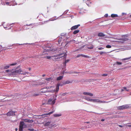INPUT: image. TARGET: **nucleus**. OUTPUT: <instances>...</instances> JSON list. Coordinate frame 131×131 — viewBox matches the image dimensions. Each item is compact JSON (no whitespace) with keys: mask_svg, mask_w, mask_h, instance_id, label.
<instances>
[{"mask_svg":"<svg viewBox=\"0 0 131 131\" xmlns=\"http://www.w3.org/2000/svg\"><path fill=\"white\" fill-rule=\"evenodd\" d=\"M127 126L129 127H131V125H127Z\"/></svg>","mask_w":131,"mask_h":131,"instance_id":"obj_53","label":"nucleus"},{"mask_svg":"<svg viewBox=\"0 0 131 131\" xmlns=\"http://www.w3.org/2000/svg\"><path fill=\"white\" fill-rule=\"evenodd\" d=\"M85 99L88 101L92 102V99H90L89 98H85Z\"/></svg>","mask_w":131,"mask_h":131,"instance_id":"obj_29","label":"nucleus"},{"mask_svg":"<svg viewBox=\"0 0 131 131\" xmlns=\"http://www.w3.org/2000/svg\"><path fill=\"white\" fill-rule=\"evenodd\" d=\"M124 89L123 88L121 89V92L123 91L124 90Z\"/></svg>","mask_w":131,"mask_h":131,"instance_id":"obj_51","label":"nucleus"},{"mask_svg":"<svg viewBox=\"0 0 131 131\" xmlns=\"http://www.w3.org/2000/svg\"><path fill=\"white\" fill-rule=\"evenodd\" d=\"M6 4L7 5H8L9 4V3L8 2H6Z\"/></svg>","mask_w":131,"mask_h":131,"instance_id":"obj_52","label":"nucleus"},{"mask_svg":"<svg viewBox=\"0 0 131 131\" xmlns=\"http://www.w3.org/2000/svg\"><path fill=\"white\" fill-rule=\"evenodd\" d=\"M120 117L118 115H113L111 117V118L119 117Z\"/></svg>","mask_w":131,"mask_h":131,"instance_id":"obj_25","label":"nucleus"},{"mask_svg":"<svg viewBox=\"0 0 131 131\" xmlns=\"http://www.w3.org/2000/svg\"><path fill=\"white\" fill-rule=\"evenodd\" d=\"M54 112V111H52L51 112H50L49 113H46V114H42V115H41V116H43L44 115H50V114H52L53 113V112Z\"/></svg>","mask_w":131,"mask_h":131,"instance_id":"obj_21","label":"nucleus"},{"mask_svg":"<svg viewBox=\"0 0 131 131\" xmlns=\"http://www.w3.org/2000/svg\"><path fill=\"white\" fill-rule=\"evenodd\" d=\"M58 42V44H60L61 43L62 41L63 40L64 41L65 39H66V37L64 36H62L61 37H59Z\"/></svg>","mask_w":131,"mask_h":131,"instance_id":"obj_7","label":"nucleus"},{"mask_svg":"<svg viewBox=\"0 0 131 131\" xmlns=\"http://www.w3.org/2000/svg\"><path fill=\"white\" fill-rule=\"evenodd\" d=\"M128 124H131V123H128Z\"/></svg>","mask_w":131,"mask_h":131,"instance_id":"obj_63","label":"nucleus"},{"mask_svg":"<svg viewBox=\"0 0 131 131\" xmlns=\"http://www.w3.org/2000/svg\"><path fill=\"white\" fill-rule=\"evenodd\" d=\"M106 53L105 52H100V55H102L103 53Z\"/></svg>","mask_w":131,"mask_h":131,"instance_id":"obj_41","label":"nucleus"},{"mask_svg":"<svg viewBox=\"0 0 131 131\" xmlns=\"http://www.w3.org/2000/svg\"><path fill=\"white\" fill-rule=\"evenodd\" d=\"M106 47L107 48H110L111 47V46L110 45H107L106 46Z\"/></svg>","mask_w":131,"mask_h":131,"instance_id":"obj_39","label":"nucleus"},{"mask_svg":"<svg viewBox=\"0 0 131 131\" xmlns=\"http://www.w3.org/2000/svg\"><path fill=\"white\" fill-rule=\"evenodd\" d=\"M7 115L9 116L15 115V112L14 111L9 112L7 113Z\"/></svg>","mask_w":131,"mask_h":131,"instance_id":"obj_8","label":"nucleus"},{"mask_svg":"<svg viewBox=\"0 0 131 131\" xmlns=\"http://www.w3.org/2000/svg\"><path fill=\"white\" fill-rule=\"evenodd\" d=\"M28 69L29 70H31V68H29Z\"/></svg>","mask_w":131,"mask_h":131,"instance_id":"obj_57","label":"nucleus"},{"mask_svg":"<svg viewBox=\"0 0 131 131\" xmlns=\"http://www.w3.org/2000/svg\"><path fill=\"white\" fill-rule=\"evenodd\" d=\"M57 18H56V17H55L54 18H53V19L51 20L52 21H54L56 20Z\"/></svg>","mask_w":131,"mask_h":131,"instance_id":"obj_40","label":"nucleus"},{"mask_svg":"<svg viewBox=\"0 0 131 131\" xmlns=\"http://www.w3.org/2000/svg\"><path fill=\"white\" fill-rule=\"evenodd\" d=\"M17 128H16V129H15L16 131H17Z\"/></svg>","mask_w":131,"mask_h":131,"instance_id":"obj_59","label":"nucleus"},{"mask_svg":"<svg viewBox=\"0 0 131 131\" xmlns=\"http://www.w3.org/2000/svg\"><path fill=\"white\" fill-rule=\"evenodd\" d=\"M67 54H66V53L64 54V53H62L59 54L57 56H47L46 57V58L47 59H49L51 58L52 57H56L57 56L58 58H61L63 57L64 56V58H66V56Z\"/></svg>","mask_w":131,"mask_h":131,"instance_id":"obj_1","label":"nucleus"},{"mask_svg":"<svg viewBox=\"0 0 131 131\" xmlns=\"http://www.w3.org/2000/svg\"><path fill=\"white\" fill-rule=\"evenodd\" d=\"M11 73L10 74V75H16L18 73L19 74L21 72V69L14 70L13 69L11 70Z\"/></svg>","mask_w":131,"mask_h":131,"instance_id":"obj_4","label":"nucleus"},{"mask_svg":"<svg viewBox=\"0 0 131 131\" xmlns=\"http://www.w3.org/2000/svg\"><path fill=\"white\" fill-rule=\"evenodd\" d=\"M79 30H77L74 31L73 32V34H76L78 33L79 31Z\"/></svg>","mask_w":131,"mask_h":131,"instance_id":"obj_30","label":"nucleus"},{"mask_svg":"<svg viewBox=\"0 0 131 131\" xmlns=\"http://www.w3.org/2000/svg\"><path fill=\"white\" fill-rule=\"evenodd\" d=\"M63 78V76H60L57 78V81L60 80L62 79Z\"/></svg>","mask_w":131,"mask_h":131,"instance_id":"obj_24","label":"nucleus"},{"mask_svg":"<svg viewBox=\"0 0 131 131\" xmlns=\"http://www.w3.org/2000/svg\"><path fill=\"white\" fill-rule=\"evenodd\" d=\"M74 73H78L77 72H74Z\"/></svg>","mask_w":131,"mask_h":131,"instance_id":"obj_60","label":"nucleus"},{"mask_svg":"<svg viewBox=\"0 0 131 131\" xmlns=\"http://www.w3.org/2000/svg\"><path fill=\"white\" fill-rule=\"evenodd\" d=\"M91 125H89L88 126H86L82 127L81 129H84L85 128H91Z\"/></svg>","mask_w":131,"mask_h":131,"instance_id":"obj_14","label":"nucleus"},{"mask_svg":"<svg viewBox=\"0 0 131 131\" xmlns=\"http://www.w3.org/2000/svg\"><path fill=\"white\" fill-rule=\"evenodd\" d=\"M17 64L16 63H15L10 64L9 65L6 66L4 67V68L5 69H8L9 67L10 66H13L16 65Z\"/></svg>","mask_w":131,"mask_h":131,"instance_id":"obj_9","label":"nucleus"},{"mask_svg":"<svg viewBox=\"0 0 131 131\" xmlns=\"http://www.w3.org/2000/svg\"><path fill=\"white\" fill-rule=\"evenodd\" d=\"M51 122H48L45 123L44 126H49L50 128H52L53 127L56 125L55 124L53 125L51 124Z\"/></svg>","mask_w":131,"mask_h":131,"instance_id":"obj_6","label":"nucleus"},{"mask_svg":"<svg viewBox=\"0 0 131 131\" xmlns=\"http://www.w3.org/2000/svg\"><path fill=\"white\" fill-rule=\"evenodd\" d=\"M118 126L122 128L123 127V126L121 125H118Z\"/></svg>","mask_w":131,"mask_h":131,"instance_id":"obj_48","label":"nucleus"},{"mask_svg":"<svg viewBox=\"0 0 131 131\" xmlns=\"http://www.w3.org/2000/svg\"><path fill=\"white\" fill-rule=\"evenodd\" d=\"M49 88H50L49 87H46L47 89H49Z\"/></svg>","mask_w":131,"mask_h":131,"instance_id":"obj_58","label":"nucleus"},{"mask_svg":"<svg viewBox=\"0 0 131 131\" xmlns=\"http://www.w3.org/2000/svg\"><path fill=\"white\" fill-rule=\"evenodd\" d=\"M118 40L123 41H120V42L123 43L124 41L127 40H128V39L127 38H120L118 39Z\"/></svg>","mask_w":131,"mask_h":131,"instance_id":"obj_17","label":"nucleus"},{"mask_svg":"<svg viewBox=\"0 0 131 131\" xmlns=\"http://www.w3.org/2000/svg\"><path fill=\"white\" fill-rule=\"evenodd\" d=\"M48 50L49 51H54L55 50H53V49H52L50 47H48V49L47 50Z\"/></svg>","mask_w":131,"mask_h":131,"instance_id":"obj_33","label":"nucleus"},{"mask_svg":"<svg viewBox=\"0 0 131 131\" xmlns=\"http://www.w3.org/2000/svg\"><path fill=\"white\" fill-rule=\"evenodd\" d=\"M107 75V74H103L102 75V76H106Z\"/></svg>","mask_w":131,"mask_h":131,"instance_id":"obj_45","label":"nucleus"},{"mask_svg":"<svg viewBox=\"0 0 131 131\" xmlns=\"http://www.w3.org/2000/svg\"><path fill=\"white\" fill-rule=\"evenodd\" d=\"M48 49V48H46V50L47 51V52L49 50H47Z\"/></svg>","mask_w":131,"mask_h":131,"instance_id":"obj_56","label":"nucleus"},{"mask_svg":"<svg viewBox=\"0 0 131 131\" xmlns=\"http://www.w3.org/2000/svg\"><path fill=\"white\" fill-rule=\"evenodd\" d=\"M81 56L83 57H85V58H89V57L88 56L85 55H83V54H82L81 55Z\"/></svg>","mask_w":131,"mask_h":131,"instance_id":"obj_35","label":"nucleus"},{"mask_svg":"<svg viewBox=\"0 0 131 131\" xmlns=\"http://www.w3.org/2000/svg\"><path fill=\"white\" fill-rule=\"evenodd\" d=\"M23 127L19 126V131H23Z\"/></svg>","mask_w":131,"mask_h":131,"instance_id":"obj_31","label":"nucleus"},{"mask_svg":"<svg viewBox=\"0 0 131 131\" xmlns=\"http://www.w3.org/2000/svg\"><path fill=\"white\" fill-rule=\"evenodd\" d=\"M72 81H70L69 80H67L64 82L63 84H68L69 83H72Z\"/></svg>","mask_w":131,"mask_h":131,"instance_id":"obj_18","label":"nucleus"},{"mask_svg":"<svg viewBox=\"0 0 131 131\" xmlns=\"http://www.w3.org/2000/svg\"><path fill=\"white\" fill-rule=\"evenodd\" d=\"M81 55H82V54H78V55L77 57H79L81 56Z\"/></svg>","mask_w":131,"mask_h":131,"instance_id":"obj_44","label":"nucleus"},{"mask_svg":"<svg viewBox=\"0 0 131 131\" xmlns=\"http://www.w3.org/2000/svg\"><path fill=\"white\" fill-rule=\"evenodd\" d=\"M125 14V13H122L123 15Z\"/></svg>","mask_w":131,"mask_h":131,"instance_id":"obj_61","label":"nucleus"},{"mask_svg":"<svg viewBox=\"0 0 131 131\" xmlns=\"http://www.w3.org/2000/svg\"><path fill=\"white\" fill-rule=\"evenodd\" d=\"M111 16L112 18L117 17L118 16L116 14H112L111 15Z\"/></svg>","mask_w":131,"mask_h":131,"instance_id":"obj_22","label":"nucleus"},{"mask_svg":"<svg viewBox=\"0 0 131 131\" xmlns=\"http://www.w3.org/2000/svg\"><path fill=\"white\" fill-rule=\"evenodd\" d=\"M11 73L10 74V75H16L18 73L19 74L21 72V69L14 70L13 69L11 70Z\"/></svg>","mask_w":131,"mask_h":131,"instance_id":"obj_3","label":"nucleus"},{"mask_svg":"<svg viewBox=\"0 0 131 131\" xmlns=\"http://www.w3.org/2000/svg\"><path fill=\"white\" fill-rule=\"evenodd\" d=\"M24 122H26L28 123H32L33 122V121L31 120L28 119H23Z\"/></svg>","mask_w":131,"mask_h":131,"instance_id":"obj_13","label":"nucleus"},{"mask_svg":"<svg viewBox=\"0 0 131 131\" xmlns=\"http://www.w3.org/2000/svg\"><path fill=\"white\" fill-rule=\"evenodd\" d=\"M56 96V95L53 96V98H51L49 99L48 101V104L51 105L54 104L55 102Z\"/></svg>","mask_w":131,"mask_h":131,"instance_id":"obj_2","label":"nucleus"},{"mask_svg":"<svg viewBox=\"0 0 131 131\" xmlns=\"http://www.w3.org/2000/svg\"><path fill=\"white\" fill-rule=\"evenodd\" d=\"M45 76V74H43L42 75V77H44Z\"/></svg>","mask_w":131,"mask_h":131,"instance_id":"obj_55","label":"nucleus"},{"mask_svg":"<svg viewBox=\"0 0 131 131\" xmlns=\"http://www.w3.org/2000/svg\"><path fill=\"white\" fill-rule=\"evenodd\" d=\"M60 85V84H57L56 86V91L57 92L59 90V87Z\"/></svg>","mask_w":131,"mask_h":131,"instance_id":"obj_20","label":"nucleus"},{"mask_svg":"<svg viewBox=\"0 0 131 131\" xmlns=\"http://www.w3.org/2000/svg\"><path fill=\"white\" fill-rule=\"evenodd\" d=\"M104 48H103V47L99 48H98V49L99 50H101L103 49Z\"/></svg>","mask_w":131,"mask_h":131,"instance_id":"obj_43","label":"nucleus"},{"mask_svg":"<svg viewBox=\"0 0 131 131\" xmlns=\"http://www.w3.org/2000/svg\"><path fill=\"white\" fill-rule=\"evenodd\" d=\"M130 107L128 105H125L122 106H119L118 107V109L119 110H123L129 108Z\"/></svg>","mask_w":131,"mask_h":131,"instance_id":"obj_5","label":"nucleus"},{"mask_svg":"<svg viewBox=\"0 0 131 131\" xmlns=\"http://www.w3.org/2000/svg\"><path fill=\"white\" fill-rule=\"evenodd\" d=\"M101 102V103H105L107 102H106L104 101H102V102Z\"/></svg>","mask_w":131,"mask_h":131,"instance_id":"obj_49","label":"nucleus"},{"mask_svg":"<svg viewBox=\"0 0 131 131\" xmlns=\"http://www.w3.org/2000/svg\"><path fill=\"white\" fill-rule=\"evenodd\" d=\"M83 94L84 95H89L91 96H92L93 95L92 93L89 92H84L83 93Z\"/></svg>","mask_w":131,"mask_h":131,"instance_id":"obj_15","label":"nucleus"},{"mask_svg":"<svg viewBox=\"0 0 131 131\" xmlns=\"http://www.w3.org/2000/svg\"><path fill=\"white\" fill-rule=\"evenodd\" d=\"M122 64V63L121 62H119L117 61L115 62L114 64V65H121Z\"/></svg>","mask_w":131,"mask_h":131,"instance_id":"obj_23","label":"nucleus"},{"mask_svg":"<svg viewBox=\"0 0 131 131\" xmlns=\"http://www.w3.org/2000/svg\"><path fill=\"white\" fill-rule=\"evenodd\" d=\"M123 88L125 90H125L127 91H129V90L127 89H126V87H123Z\"/></svg>","mask_w":131,"mask_h":131,"instance_id":"obj_37","label":"nucleus"},{"mask_svg":"<svg viewBox=\"0 0 131 131\" xmlns=\"http://www.w3.org/2000/svg\"><path fill=\"white\" fill-rule=\"evenodd\" d=\"M69 60H70L69 59L66 60L65 62L63 63V64L64 65V67H65L66 66V63L68 62L69 61Z\"/></svg>","mask_w":131,"mask_h":131,"instance_id":"obj_19","label":"nucleus"},{"mask_svg":"<svg viewBox=\"0 0 131 131\" xmlns=\"http://www.w3.org/2000/svg\"><path fill=\"white\" fill-rule=\"evenodd\" d=\"M24 124V123L23 122L21 121L20 123L19 126L23 127Z\"/></svg>","mask_w":131,"mask_h":131,"instance_id":"obj_27","label":"nucleus"},{"mask_svg":"<svg viewBox=\"0 0 131 131\" xmlns=\"http://www.w3.org/2000/svg\"><path fill=\"white\" fill-rule=\"evenodd\" d=\"M88 48L90 49H92L93 48V46L92 45H91L90 46H89L88 47Z\"/></svg>","mask_w":131,"mask_h":131,"instance_id":"obj_26","label":"nucleus"},{"mask_svg":"<svg viewBox=\"0 0 131 131\" xmlns=\"http://www.w3.org/2000/svg\"><path fill=\"white\" fill-rule=\"evenodd\" d=\"M53 116L54 117H58L59 116H61V114H53Z\"/></svg>","mask_w":131,"mask_h":131,"instance_id":"obj_28","label":"nucleus"},{"mask_svg":"<svg viewBox=\"0 0 131 131\" xmlns=\"http://www.w3.org/2000/svg\"><path fill=\"white\" fill-rule=\"evenodd\" d=\"M105 36V35L102 32L99 33L98 34V36L99 37H103Z\"/></svg>","mask_w":131,"mask_h":131,"instance_id":"obj_16","label":"nucleus"},{"mask_svg":"<svg viewBox=\"0 0 131 131\" xmlns=\"http://www.w3.org/2000/svg\"><path fill=\"white\" fill-rule=\"evenodd\" d=\"M11 70H6V71H6V72H10L11 73Z\"/></svg>","mask_w":131,"mask_h":131,"instance_id":"obj_38","label":"nucleus"},{"mask_svg":"<svg viewBox=\"0 0 131 131\" xmlns=\"http://www.w3.org/2000/svg\"><path fill=\"white\" fill-rule=\"evenodd\" d=\"M108 16V15L107 14H106L105 15V17H107Z\"/></svg>","mask_w":131,"mask_h":131,"instance_id":"obj_50","label":"nucleus"},{"mask_svg":"<svg viewBox=\"0 0 131 131\" xmlns=\"http://www.w3.org/2000/svg\"><path fill=\"white\" fill-rule=\"evenodd\" d=\"M90 123V122H85L84 123V124H85H85L86 123Z\"/></svg>","mask_w":131,"mask_h":131,"instance_id":"obj_47","label":"nucleus"},{"mask_svg":"<svg viewBox=\"0 0 131 131\" xmlns=\"http://www.w3.org/2000/svg\"><path fill=\"white\" fill-rule=\"evenodd\" d=\"M105 120V119H102L101 120V121L102 122H103V121H104Z\"/></svg>","mask_w":131,"mask_h":131,"instance_id":"obj_54","label":"nucleus"},{"mask_svg":"<svg viewBox=\"0 0 131 131\" xmlns=\"http://www.w3.org/2000/svg\"><path fill=\"white\" fill-rule=\"evenodd\" d=\"M29 73L28 72H24L21 69V72H19V74L25 75L26 74H28Z\"/></svg>","mask_w":131,"mask_h":131,"instance_id":"obj_11","label":"nucleus"},{"mask_svg":"<svg viewBox=\"0 0 131 131\" xmlns=\"http://www.w3.org/2000/svg\"><path fill=\"white\" fill-rule=\"evenodd\" d=\"M79 42L76 40L72 39L70 41H68V43H78Z\"/></svg>","mask_w":131,"mask_h":131,"instance_id":"obj_12","label":"nucleus"},{"mask_svg":"<svg viewBox=\"0 0 131 131\" xmlns=\"http://www.w3.org/2000/svg\"><path fill=\"white\" fill-rule=\"evenodd\" d=\"M45 80H46L49 81H50V80H52V79L51 78H46L45 79Z\"/></svg>","mask_w":131,"mask_h":131,"instance_id":"obj_32","label":"nucleus"},{"mask_svg":"<svg viewBox=\"0 0 131 131\" xmlns=\"http://www.w3.org/2000/svg\"><path fill=\"white\" fill-rule=\"evenodd\" d=\"M131 58V57L126 58H125L123 59L122 60H128L130 59Z\"/></svg>","mask_w":131,"mask_h":131,"instance_id":"obj_36","label":"nucleus"},{"mask_svg":"<svg viewBox=\"0 0 131 131\" xmlns=\"http://www.w3.org/2000/svg\"><path fill=\"white\" fill-rule=\"evenodd\" d=\"M102 101H101V100H99L98 99V102H99V103H101Z\"/></svg>","mask_w":131,"mask_h":131,"instance_id":"obj_46","label":"nucleus"},{"mask_svg":"<svg viewBox=\"0 0 131 131\" xmlns=\"http://www.w3.org/2000/svg\"><path fill=\"white\" fill-rule=\"evenodd\" d=\"M98 101V99H92V102H97Z\"/></svg>","mask_w":131,"mask_h":131,"instance_id":"obj_34","label":"nucleus"},{"mask_svg":"<svg viewBox=\"0 0 131 131\" xmlns=\"http://www.w3.org/2000/svg\"><path fill=\"white\" fill-rule=\"evenodd\" d=\"M41 92H43V91H41Z\"/></svg>","mask_w":131,"mask_h":131,"instance_id":"obj_64","label":"nucleus"},{"mask_svg":"<svg viewBox=\"0 0 131 131\" xmlns=\"http://www.w3.org/2000/svg\"><path fill=\"white\" fill-rule=\"evenodd\" d=\"M80 26V25L79 24L73 26L71 28V30H74V29H77L78 27Z\"/></svg>","mask_w":131,"mask_h":131,"instance_id":"obj_10","label":"nucleus"},{"mask_svg":"<svg viewBox=\"0 0 131 131\" xmlns=\"http://www.w3.org/2000/svg\"><path fill=\"white\" fill-rule=\"evenodd\" d=\"M28 130L30 131H34V129H33L29 128L28 129Z\"/></svg>","mask_w":131,"mask_h":131,"instance_id":"obj_42","label":"nucleus"},{"mask_svg":"<svg viewBox=\"0 0 131 131\" xmlns=\"http://www.w3.org/2000/svg\"><path fill=\"white\" fill-rule=\"evenodd\" d=\"M66 94H67V93H64V94H64V95H65Z\"/></svg>","mask_w":131,"mask_h":131,"instance_id":"obj_62","label":"nucleus"}]
</instances>
